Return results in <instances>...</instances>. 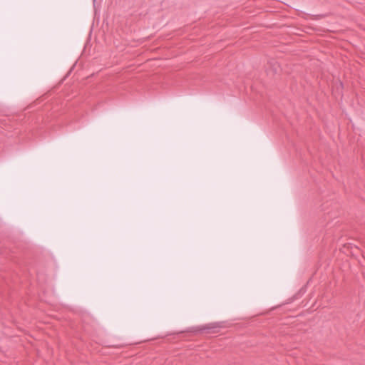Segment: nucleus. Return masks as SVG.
<instances>
[{"label": "nucleus", "instance_id": "obj_1", "mask_svg": "<svg viewBox=\"0 0 365 365\" xmlns=\"http://www.w3.org/2000/svg\"><path fill=\"white\" fill-rule=\"evenodd\" d=\"M221 324L220 322H214V323H210L206 325L202 326L200 328L201 331H214L216 329L220 328Z\"/></svg>", "mask_w": 365, "mask_h": 365}]
</instances>
